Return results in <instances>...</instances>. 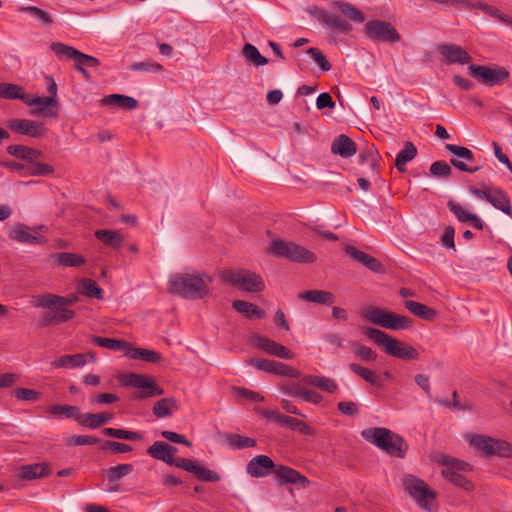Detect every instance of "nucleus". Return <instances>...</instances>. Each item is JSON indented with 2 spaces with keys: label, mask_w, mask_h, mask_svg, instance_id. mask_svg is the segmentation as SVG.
<instances>
[{
  "label": "nucleus",
  "mask_w": 512,
  "mask_h": 512,
  "mask_svg": "<svg viewBox=\"0 0 512 512\" xmlns=\"http://www.w3.org/2000/svg\"><path fill=\"white\" fill-rule=\"evenodd\" d=\"M211 278L205 274H174L169 279V292L184 299H201L208 295Z\"/></svg>",
  "instance_id": "1"
},
{
  "label": "nucleus",
  "mask_w": 512,
  "mask_h": 512,
  "mask_svg": "<svg viewBox=\"0 0 512 512\" xmlns=\"http://www.w3.org/2000/svg\"><path fill=\"white\" fill-rule=\"evenodd\" d=\"M361 436L392 457L404 458L408 450L403 437L387 428H367L361 432Z\"/></svg>",
  "instance_id": "2"
},
{
  "label": "nucleus",
  "mask_w": 512,
  "mask_h": 512,
  "mask_svg": "<svg viewBox=\"0 0 512 512\" xmlns=\"http://www.w3.org/2000/svg\"><path fill=\"white\" fill-rule=\"evenodd\" d=\"M363 333L392 357L405 361L418 360L420 357L418 351L412 345L401 342L379 329L365 327Z\"/></svg>",
  "instance_id": "3"
},
{
  "label": "nucleus",
  "mask_w": 512,
  "mask_h": 512,
  "mask_svg": "<svg viewBox=\"0 0 512 512\" xmlns=\"http://www.w3.org/2000/svg\"><path fill=\"white\" fill-rule=\"evenodd\" d=\"M268 251L273 256L300 264L314 263L317 260L315 253L295 242L275 240Z\"/></svg>",
  "instance_id": "4"
},
{
  "label": "nucleus",
  "mask_w": 512,
  "mask_h": 512,
  "mask_svg": "<svg viewBox=\"0 0 512 512\" xmlns=\"http://www.w3.org/2000/svg\"><path fill=\"white\" fill-rule=\"evenodd\" d=\"M402 484L405 491L421 509L428 512L435 511L431 503L435 500L436 493L430 489L422 479L411 474H406L402 478Z\"/></svg>",
  "instance_id": "5"
},
{
  "label": "nucleus",
  "mask_w": 512,
  "mask_h": 512,
  "mask_svg": "<svg viewBox=\"0 0 512 512\" xmlns=\"http://www.w3.org/2000/svg\"><path fill=\"white\" fill-rule=\"evenodd\" d=\"M363 316L372 324L390 330H404L412 326L410 318L374 306L366 307Z\"/></svg>",
  "instance_id": "6"
},
{
  "label": "nucleus",
  "mask_w": 512,
  "mask_h": 512,
  "mask_svg": "<svg viewBox=\"0 0 512 512\" xmlns=\"http://www.w3.org/2000/svg\"><path fill=\"white\" fill-rule=\"evenodd\" d=\"M221 279L240 290L260 292L265 288L263 279L255 272L245 269H227L221 272Z\"/></svg>",
  "instance_id": "7"
},
{
  "label": "nucleus",
  "mask_w": 512,
  "mask_h": 512,
  "mask_svg": "<svg viewBox=\"0 0 512 512\" xmlns=\"http://www.w3.org/2000/svg\"><path fill=\"white\" fill-rule=\"evenodd\" d=\"M438 462L443 465L442 476L445 479L467 491L473 488L471 481L460 473L471 469L469 463L445 455L440 456Z\"/></svg>",
  "instance_id": "8"
},
{
  "label": "nucleus",
  "mask_w": 512,
  "mask_h": 512,
  "mask_svg": "<svg viewBox=\"0 0 512 512\" xmlns=\"http://www.w3.org/2000/svg\"><path fill=\"white\" fill-rule=\"evenodd\" d=\"M122 383L127 387H134L140 390L135 396L137 399L160 396L164 394V390L158 386L156 381L146 375L129 373L124 376Z\"/></svg>",
  "instance_id": "9"
},
{
  "label": "nucleus",
  "mask_w": 512,
  "mask_h": 512,
  "mask_svg": "<svg viewBox=\"0 0 512 512\" xmlns=\"http://www.w3.org/2000/svg\"><path fill=\"white\" fill-rule=\"evenodd\" d=\"M364 32L373 42L395 43L400 40V34L389 23L383 20H371L365 24Z\"/></svg>",
  "instance_id": "10"
},
{
  "label": "nucleus",
  "mask_w": 512,
  "mask_h": 512,
  "mask_svg": "<svg viewBox=\"0 0 512 512\" xmlns=\"http://www.w3.org/2000/svg\"><path fill=\"white\" fill-rule=\"evenodd\" d=\"M468 71L487 86L502 84L509 78V72L504 67L492 68L485 65L470 64Z\"/></svg>",
  "instance_id": "11"
},
{
  "label": "nucleus",
  "mask_w": 512,
  "mask_h": 512,
  "mask_svg": "<svg viewBox=\"0 0 512 512\" xmlns=\"http://www.w3.org/2000/svg\"><path fill=\"white\" fill-rule=\"evenodd\" d=\"M309 13L322 24H325L334 32L349 34L352 31V25L336 14L329 13L323 9L313 7Z\"/></svg>",
  "instance_id": "12"
},
{
  "label": "nucleus",
  "mask_w": 512,
  "mask_h": 512,
  "mask_svg": "<svg viewBox=\"0 0 512 512\" xmlns=\"http://www.w3.org/2000/svg\"><path fill=\"white\" fill-rule=\"evenodd\" d=\"M50 49L59 58L74 59L75 61L82 62L83 65L90 67H97L100 65V61L88 54L82 53L72 46H68L64 43H52Z\"/></svg>",
  "instance_id": "13"
},
{
  "label": "nucleus",
  "mask_w": 512,
  "mask_h": 512,
  "mask_svg": "<svg viewBox=\"0 0 512 512\" xmlns=\"http://www.w3.org/2000/svg\"><path fill=\"white\" fill-rule=\"evenodd\" d=\"M437 51L449 65H470L472 61L468 51L457 44H440Z\"/></svg>",
  "instance_id": "14"
},
{
  "label": "nucleus",
  "mask_w": 512,
  "mask_h": 512,
  "mask_svg": "<svg viewBox=\"0 0 512 512\" xmlns=\"http://www.w3.org/2000/svg\"><path fill=\"white\" fill-rule=\"evenodd\" d=\"M250 363L258 370H262L268 373L287 376L291 378L300 377V372L297 369L282 362L256 358L252 359Z\"/></svg>",
  "instance_id": "15"
},
{
  "label": "nucleus",
  "mask_w": 512,
  "mask_h": 512,
  "mask_svg": "<svg viewBox=\"0 0 512 512\" xmlns=\"http://www.w3.org/2000/svg\"><path fill=\"white\" fill-rule=\"evenodd\" d=\"M446 148L454 156L460 158L451 159L450 162L455 168L459 169L460 171L468 173H475L480 169L479 166L471 167L467 164L474 161V155L470 149L455 144H446Z\"/></svg>",
  "instance_id": "16"
},
{
  "label": "nucleus",
  "mask_w": 512,
  "mask_h": 512,
  "mask_svg": "<svg viewBox=\"0 0 512 512\" xmlns=\"http://www.w3.org/2000/svg\"><path fill=\"white\" fill-rule=\"evenodd\" d=\"M42 228L44 226L30 228L24 224H16L10 229L9 237L20 243L43 244L46 242V238L38 233V230Z\"/></svg>",
  "instance_id": "17"
},
{
  "label": "nucleus",
  "mask_w": 512,
  "mask_h": 512,
  "mask_svg": "<svg viewBox=\"0 0 512 512\" xmlns=\"http://www.w3.org/2000/svg\"><path fill=\"white\" fill-rule=\"evenodd\" d=\"M9 128L19 134L39 138L45 135L46 129L42 122L28 119H13L9 121Z\"/></svg>",
  "instance_id": "18"
},
{
  "label": "nucleus",
  "mask_w": 512,
  "mask_h": 512,
  "mask_svg": "<svg viewBox=\"0 0 512 512\" xmlns=\"http://www.w3.org/2000/svg\"><path fill=\"white\" fill-rule=\"evenodd\" d=\"M25 103L30 107H34L32 114L35 116L56 117L58 114L56 110L51 108L58 105V99H54V97L35 96L26 99Z\"/></svg>",
  "instance_id": "19"
},
{
  "label": "nucleus",
  "mask_w": 512,
  "mask_h": 512,
  "mask_svg": "<svg viewBox=\"0 0 512 512\" xmlns=\"http://www.w3.org/2000/svg\"><path fill=\"white\" fill-rule=\"evenodd\" d=\"M276 465L273 460L266 455H257L253 457L246 466L247 473L256 478H262L271 471L274 472Z\"/></svg>",
  "instance_id": "20"
},
{
  "label": "nucleus",
  "mask_w": 512,
  "mask_h": 512,
  "mask_svg": "<svg viewBox=\"0 0 512 512\" xmlns=\"http://www.w3.org/2000/svg\"><path fill=\"white\" fill-rule=\"evenodd\" d=\"M345 253L355 262H358L371 270L372 272L380 273L384 271L383 265L373 256L357 249L354 246L346 245Z\"/></svg>",
  "instance_id": "21"
},
{
  "label": "nucleus",
  "mask_w": 512,
  "mask_h": 512,
  "mask_svg": "<svg viewBox=\"0 0 512 512\" xmlns=\"http://www.w3.org/2000/svg\"><path fill=\"white\" fill-rule=\"evenodd\" d=\"M262 415L280 425H286L293 430H297L303 434H311V428L303 421L298 420L297 418L289 417L283 414H280L276 411H268L263 410Z\"/></svg>",
  "instance_id": "22"
},
{
  "label": "nucleus",
  "mask_w": 512,
  "mask_h": 512,
  "mask_svg": "<svg viewBox=\"0 0 512 512\" xmlns=\"http://www.w3.org/2000/svg\"><path fill=\"white\" fill-rule=\"evenodd\" d=\"M86 357H89L90 361H95L96 357L92 353L87 354H74V355H63L58 359L51 362V367L54 369L66 368L73 369L83 367L86 363Z\"/></svg>",
  "instance_id": "23"
},
{
  "label": "nucleus",
  "mask_w": 512,
  "mask_h": 512,
  "mask_svg": "<svg viewBox=\"0 0 512 512\" xmlns=\"http://www.w3.org/2000/svg\"><path fill=\"white\" fill-rule=\"evenodd\" d=\"M447 206L450 209V211L456 216L458 221L462 223H469L472 227L478 230H482L484 228V222L482 221V219L476 214H473L466 210L462 205L454 201H449Z\"/></svg>",
  "instance_id": "24"
},
{
  "label": "nucleus",
  "mask_w": 512,
  "mask_h": 512,
  "mask_svg": "<svg viewBox=\"0 0 512 512\" xmlns=\"http://www.w3.org/2000/svg\"><path fill=\"white\" fill-rule=\"evenodd\" d=\"M274 473L284 483L298 484L301 488H306L309 484V480L305 476L301 475L297 470L284 465L275 467Z\"/></svg>",
  "instance_id": "25"
},
{
  "label": "nucleus",
  "mask_w": 512,
  "mask_h": 512,
  "mask_svg": "<svg viewBox=\"0 0 512 512\" xmlns=\"http://www.w3.org/2000/svg\"><path fill=\"white\" fill-rule=\"evenodd\" d=\"M176 452V447H173L163 441L154 442L153 445L150 446L147 450V453L151 457L157 460H161L167 463L168 465H172V462H174V455Z\"/></svg>",
  "instance_id": "26"
},
{
  "label": "nucleus",
  "mask_w": 512,
  "mask_h": 512,
  "mask_svg": "<svg viewBox=\"0 0 512 512\" xmlns=\"http://www.w3.org/2000/svg\"><path fill=\"white\" fill-rule=\"evenodd\" d=\"M331 152L344 159L351 158L357 152L356 144L345 134L337 136L331 145Z\"/></svg>",
  "instance_id": "27"
},
{
  "label": "nucleus",
  "mask_w": 512,
  "mask_h": 512,
  "mask_svg": "<svg viewBox=\"0 0 512 512\" xmlns=\"http://www.w3.org/2000/svg\"><path fill=\"white\" fill-rule=\"evenodd\" d=\"M50 469L45 463L23 465L18 469V477L23 480H34L48 476Z\"/></svg>",
  "instance_id": "28"
},
{
  "label": "nucleus",
  "mask_w": 512,
  "mask_h": 512,
  "mask_svg": "<svg viewBox=\"0 0 512 512\" xmlns=\"http://www.w3.org/2000/svg\"><path fill=\"white\" fill-rule=\"evenodd\" d=\"M331 6L337 9L344 17L355 23H363L365 21L364 13L351 3L333 0Z\"/></svg>",
  "instance_id": "29"
},
{
  "label": "nucleus",
  "mask_w": 512,
  "mask_h": 512,
  "mask_svg": "<svg viewBox=\"0 0 512 512\" xmlns=\"http://www.w3.org/2000/svg\"><path fill=\"white\" fill-rule=\"evenodd\" d=\"M300 300L321 305H331L335 302L334 294L324 290H308L298 294Z\"/></svg>",
  "instance_id": "30"
},
{
  "label": "nucleus",
  "mask_w": 512,
  "mask_h": 512,
  "mask_svg": "<svg viewBox=\"0 0 512 512\" xmlns=\"http://www.w3.org/2000/svg\"><path fill=\"white\" fill-rule=\"evenodd\" d=\"M466 440L472 447L487 456H492L493 445L498 444L497 439L484 435L468 434Z\"/></svg>",
  "instance_id": "31"
},
{
  "label": "nucleus",
  "mask_w": 512,
  "mask_h": 512,
  "mask_svg": "<svg viewBox=\"0 0 512 512\" xmlns=\"http://www.w3.org/2000/svg\"><path fill=\"white\" fill-rule=\"evenodd\" d=\"M463 4H465L466 6H468L470 8H476V9L481 10L485 14L491 16L494 19H497L501 23H504L506 25H512V17L507 14L502 13L498 8H496L494 6H490L481 1L476 2V3H471L469 1H463Z\"/></svg>",
  "instance_id": "32"
},
{
  "label": "nucleus",
  "mask_w": 512,
  "mask_h": 512,
  "mask_svg": "<svg viewBox=\"0 0 512 512\" xmlns=\"http://www.w3.org/2000/svg\"><path fill=\"white\" fill-rule=\"evenodd\" d=\"M494 208L502 211L504 214L512 217V205L507 194L500 188L493 189L490 199H488Z\"/></svg>",
  "instance_id": "33"
},
{
  "label": "nucleus",
  "mask_w": 512,
  "mask_h": 512,
  "mask_svg": "<svg viewBox=\"0 0 512 512\" xmlns=\"http://www.w3.org/2000/svg\"><path fill=\"white\" fill-rule=\"evenodd\" d=\"M49 413L59 418L74 419L80 425L83 418V413L74 405H52L49 407Z\"/></svg>",
  "instance_id": "34"
},
{
  "label": "nucleus",
  "mask_w": 512,
  "mask_h": 512,
  "mask_svg": "<svg viewBox=\"0 0 512 512\" xmlns=\"http://www.w3.org/2000/svg\"><path fill=\"white\" fill-rule=\"evenodd\" d=\"M95 236L103 244L114 249L121 248L124 243V236L119 231L99 229L95 232Z\"/></svg>",
  "instance_id": "35"
},
{
  "label": "nucleus",
  "mask_w": 512,
  "mask_h": 512,
  "mask_svg": "<svg viewBox=\"0 0 512 512\" xmlns=\"http://www.w3.org/2000/svg\"><path fill=\"white\" fill-rule=\"evenodd\" d=\"M114 418L111 412L83 413L81 425L90 429H97L101 425L109 423Z\"/></svg>",
  "instance_id": "36"
},
{
  "label": "nucleus",
  "mask_w": 512,
  "mask_h": 512,
  "mask_svg": "<svg viewBox=\"0 0 512 512\" xmlns=\"http://www.w3.org/2000/svg\"><path fill=\"white\" fill-rule=\"evenodd\" d=\"M302 381L306 385L315 386L329 393H334L338 388L334 379L325 376L307 375Z\"/></svg>",
  "instance_id": "37"
},
{
  "label": "nucleus",
  "mask_w": 512,
  "mask_h": 512,
  "mask_svg": "<svg viewBox=\"0 0 512 512\" xmlns=\"http://www.w3.org/2000/svg\"><path fill=\"white\" fill-rule=\"evenodd\" d=\"M102 105H113L127 110H133L138 106V101L130 96L111 94L101 100Z\"/></svg>",
  "instance_id": "38"
},
{
  "label": "nucleus",
  "mask_w": 512,
  "mask_h": 512,
  "mask_svg": "<svg viewBox=\"0 0 512 512\" xmlns=\"http://www.w3.org/2000/svg\"><path fill=\"white\" fill-rule=\"evenodd\" d=\"M417 155V149L412 142H406L403 149L396 155L395 166L399 172L406 171V164Z\"/></svg>",
  "instance_id": "39"
},
{
  "label": "nucleus",
  "mask_w": 512,
  "mask_h": 512,
  "mask_svg": "<svg viewBox=\"0 0 512 512\" xmlns=\"http://www.w3.org/2000/svg\"><path fill=\"white\" fill-rule=\"evenodd\" d=\"M178 409V404L175 398H163L157 401L153 407V413L158 418H166Z\"/></svg>",
  "instance_id": "40"
},
{
  "label": "nucleus",
  "mask_w": 512,
  "mask_h": 512,
  "mask_svg": "<svg viewBox=\"0 0 512 512\" xmlns=\"http://www.w3.org/2000/svg\"><path fill=\"white\" fill-rule=\"evenodd\" d=\"M232 306L235 311L250 319H260L264 316V312L258 306L247 301L236 300Z\"/></svg>",
  "instance_id": "41"
},
{
  "label": "nucleus",
  "mask_w": 512,
  "mask_h": 512,
  "mask_svg": "<svg viewBox=\"0 0 512 512\" xmlns=\"http://www.w3.org/2000/svg\"><path fill=\"white\" fill-rule=\"evenodd\" d=\"M125 356L129 359H140L149 363H157L161 360V355L153 350L133 348L127 349Z\"/></svg>",
  "instance_id": "42"
},
{
  "label": "nucleus",
  "mask_w": 512,
  "mask_h": 512,
  "mask_svg": "<svg viewBox=\"0 0 512 512\" xmlns=\"http://www.w3.org/2000/svg\"><path fill=\"white\" fill-rule=\"evenodd\" d=\"M405 307L415 316L428 321L433 320L437 314L434 309L412 300L405 301Z\"/></svg>",
  "instance_id": "43"
},
{
  "label": "nucleus",
  "mask_w": 512,
  "mask_h": 512,
  "mask_svg": "<svg viewBox=\"0 0 512 512\" xmlns=\"http://www.w3.org/2000/svg\"><path fill=\"white\" fill-rule=\"evenodd\" d=\"M92 342L102 348H106L113 351H127L130 349V344L125 340H118L112 338H105L94 336Z\"/></svg>",
  "instance_id": "44"
},
{
  "label": "nucleus",
  "mask_w": 512,
  "mask_h": 512,
  "mask_svg": "<svg viewBox=\"0 0 512 512\" xmlns=\"http://www.w3.org/2000/svg\"><path fill=\"white\" fill-rule=\"evenodd\" d=\"M75 316L74 311L68 309L64 305L57 304L52 310V314L47 316L43 320V325H47L50 322L62 323L73 319Z\"/></svg>",
  "instance_id": "45"
},
{
  "label": "nucleus",
  "mask_w": 512,
  "mask_h": 512,
  "mask_svg": "<svg viewBox=\"0 0 512 512\" xmlns=\"http://www.w3.org/2000/svg\"><path fill=\"white\" fill-rule=\"evenodd\" d=\"M350 371L367 381L369 384L380 387V377L371 369L363 367L356 363H350L348 365Z\"/></svg>",
  "instance_id": "46"
},
{
  "label": "nucleus",
  "mask_w": 512,
  "mask_h": 512,
  "mask_svg": "<svg viewBox=\"0 0 512 512\" xmlns=\"http://www.w3.org/2000/svg\"><path fill=\"white\" fill-rule=\"evenodd\" d=\"M78 291L89 297V298H95V299H102L103 298V290L97 285V283L92 279H81L79 281Z\"/></svg>",
  "instance_id": "47"
},
{
  "label": "nucleus",
  "mask_w": 512,
  "mask_h": 512,
  "mask_svg": "<svg viewBox=\"0 0 512 512\" xmlns=\"http://www.w3.org/2000/svg\"><path fill=\"white\" fill-rule=\"evenodd\" d=\"M56 262L63 267H79L86 262V259L76 253L61 252L55 255Z\"/></svg>",
  "instance_id": "48"
},
{
  "label": "nucleus",
  "mask_w": 512,
  "mask_h": 512,
  "mask_svg": "<svg viewBox=\"0 0 512 512\" xmlns=\"http://www.w3.org/2000/svg\"><path fill=\"white\" fill-rule=\"evenodd\" d=\"M242 55L246 62L251 63L255 66H264L268 63L266 57L262 56L259 50L252 44H245L242 49Z\"/></svg>",
  "instance_id": "49"
},
{
  "label": "nucleus",
  "mask_w": 512,
  "mask_h": 512,
  "mask_svg": "<svg viewBox=\"0 0 512 512\" xmlns=\"http://www.w3.org/2000/svg\"><path fill=\"white\" fill-rule=\"evenodd\" d=\"M102 433L106 436L117 438V439H124V440H130V441H139L142 440L143 435L136 431H129L124 429H117V428H104L102 430Z\"/></svg>",
  "instance_id": "50"
},
{
  "label": "nucleus",
  "mask_w": 512,
  "mask_h": 512,
  "mask_svg": "<svg viewBox=\"0 0 512 512\" xmlns=\"http://www.w3.org/2000/svg\"><path fill=\"white\" fill-rule=\"evenodd\" d=\"M7 152L23 160H32L40 155L38 151L24 145H10L7 147Z\"/></svg>",
  "instance_id": "51"
},
{
  "label": "nucleus",
  "mask_w": 512,
  "mask_h": 512,
  "mask_svg": "<svg viewBox=\"0 0 512 512\" xmlns=\"http://www.w3.org/2000/svg\"><path fill=\"white\" fill-rule=\"evenodd\" d=\"M133 471V465L129 463L118 464L117 466L111 467L107 471V479L109 482H117L121 478L127 476Z\"/></svg>",
  "instance_id": "52"
},
{
  "label": "nucleus",
  "mask_w": 512,
  "mask_h": 512,
  "mask_svg": "<svg viewBox=\"0 0 512 512\" xmlns=\"http://www.w3.org/2000/svg\"><path fill=\"white\" fill-rule=\"evenodd\" d=\"M352 350L355 356L364 362L371 363L375 362L377 359V354L365 345L354 343L352 345Z\"/></svg>",
  "instance_id": "53"
},
{
  "label": "nucleus",
  "mask_w": 512,
  "mask_h": 512,
  "mask_svg": "<svg viewBox=\"0 0 512 512\" xmlns=\"http://www.w3.org/2000/svg\"><path fill=\"white\" fill-rule=\"evenodd\" d=\"M0 97L4 99H24L21 87L10 83H0Z\"/></svg>",
  "instance_id": "54"
},
{
  "label": "nucleus",
  "mask_w": 512,
  "mask_h": 512,
  "mask_svg": "<svg viewBox=\"0 0 512 512\" xmlns=\"http://www.w3.org/2000/svg\"><path fill=\"white\" fill-rule=\"evenodd\" d=\"M129 69L131 71H137V72H149V73H159L163 70L162 65L159 63L153 61V60H146L141 62H135L129 66Z\"/></svg>",
  "instance_id": "55"
},
{
  "label": "nucleus",
  "mask_w": 512,
  "mask_h": 512,
  "mask_svg": "<svg viewBox=\"0 0 512 512\" xmlns=\"http://www.w3.org/2000/svg\"><path fill=\"white\" fill-rule=\"evenodd\" d=\"M119 401V397L113 393H93L89 397L92 406L109 405Z\"/></svg>",
  "instance_id": "56"
},
{
  "label": "nucleus",
  "mask_w": 512,
  "mask_h": 512,
  "mask_svg": "<svg viewBox=\"0 0 512 512\" xmlns=\"http://www.w3.org/2000/svg\"><path fill=\"white\" fill-rule=\"evenodd\" d=\"M228 443L232 448L235 449H244L249 447H254L256 445V441L252 438L241 436L238 434H231L228 436Z\"/></svg>",
  "instance_id": "57"
},
{
  "label": "nucleus",
  "mask_w": 512,
  "mask_h": 512,
  "mask_svg": "<svg viewBox=\"0 0 512 512\" xmlns=\"http://www.w3.org/2000/svg\"><path fill=\"white\" fill-rule=\"evenodd\" d=\"M191 473L195 474L202 481L217 482L220 480V475L217 472L200 466L197 463H195V469Z\"/></svg>",
  "instance_id": "58"
},
{
  "label": "nucleus",
  "mask_w": 512,
  "mask_h": 512,
  "mask_svg": "<svg viewBox=\"0 0 512 512\" xmlns=\"http://www.w3.org/2000/svg\"><path fill=\"white\" fill-rule=\"evenodd\" d=\"M21 11L31 15L32 17L37 18L43 24H51L53 22L51 16L47 12L38 7L27 6L21 8Z\"/></svg>",
  "instance_id": "59"
},
{
  "label": "nucleus",
  "mask_w": 512,
  "mask_h": 512,
  "mask_svg": "<svg viewBox=\"0 0 512 512\" xmlns=\"http://www.w3.org/2000/svg\"><path fill=\"white\" fill-rule=\"evenodd\" d=\"M98 442V438L88 435H73L66 439L68 446L94 445Z\"/></svg>",
  "instance_id": "60"
},
{
  "label": "nucleus",
  "mask_w": 512,
  "mask_h": 512,
  "mask_svg": "<svg viewBox=\"0 0 512 512\" xmlns=\"http://www.w3.org/2000/svg\"><path fill=\"white\" fill-rule=\"evenodd\" d=\"M452 169L445 161H435L430 166V174L435 177H448Z\"/></svg>",
  "instance_id": "61"
},
{
  "label": "nucleus",
  "mask_w": 512,
  "mask_h": 512,
  "mask_svg": "<svg viewBox=\"0 0 512 512\" xmlns=\"http://www.w3.org/2000/svg\"><path fill=\"white\" fill-rule=\"evenodd\" d=\"M53 168L45 163H32L25 173V175L31 176H46L53 173Z\"/></svg>",
  "instance_id": "62"
},
{
  "label": "nucleus",
  "mask_w": 512,
  "mask_h": 512,
  "mask_svg": "<svg viewBox=\"0 0 512 512\" xmlns=\"http://www.w3.org/2000/svg\"><path fill=\"white\" fill-rule=\"evenodd\" d=\"M13 393L17 399L30 402L37 401L41 396L40 392L29 388H17Z\"/></svg>",
  "instance_id": "63"
},
{
  "label": "nucleus",
  "mask_w": 512,
  "mask_h": 512,
  "mask_svg": "<svg viewBox=\"0 0 512 512\" xmlns=\"http://www.w3.org/2000/svg\"><path fill=\"white\" fill-rule=\"evenodd\" d=\"M497 443L493 445L492 448V456H500V457H512V445L504 440L497 439Z\"/></svg>",
  "instance_id": "64"
}]
</instances>
